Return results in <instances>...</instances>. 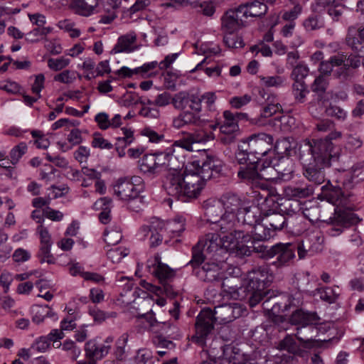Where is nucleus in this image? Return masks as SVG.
I'll list each match as a JSON object with an SVG mask.
<instances>
[{
  "label": "nucleus",
  "mask_w": 364,
  "mask_h": 364,
  "mask_svg": "<svg viewBox=\"0 0 364 364\" xmlns=\"http://www.w3.org/2000/svg\"><path fill=\"white\" fill-rule=\"evenodd\" d=\"M193 169L169 175L166 182L168 195L183 202L197 198L206 181L217 177L223 170V162L213 156L193 161Z\"/></svg>",
  "instance_id": "f257e3e1"
},
{
  "label": "nucleus",
  "mask_w": 364,
  "mask_h": 364,
  "mask_svg": "<svg viewBox=\"0 0 364 364\" xmlns=\"http://www.w3.org/2000/svg\"><path fill=\"white\" fill-rule=\"evenodd\" d=\"M322 196L330 203L336 206L334 208L333 217L328 220H322L320 217L316 220L326 222L331 227L328 230L330 235L335 237L340 235L344 228L358 224L361 219L352 212V209L348 205V198L350 195H346L339 185L333 186L328 181L322 186Z\"/></svg>",
  "instance_id": "f03ea898"
},
{
  "label": "nucleus",
  "mask_w": 364,
  "mask_h": 364,
  "mask_svg": "<svg viewBox=\"0 0 364 364\" xmlns=\"http://www.w3.org/2000/svg\"><path fill=\"white\" fill-rule=\"evenodd\" d=\"M341 136V132H333L323 139H304L301 141L298 149L299 157L307 158L316 162L330 166L332 161H338L339 158V148L332 142L333 139Z\"/></svg>",
  "instance_id": "7ed1b4c3"
},
{
  "label": "nucleus",
  "mask_w": 364,
  "mask_h": 364,
  "mask_svg": "<svg viewBox=\"0 0 364 364\" xmlns=\"http://www.w3.org/2000/svg\"><path fill=\"white\" fill-rule=\"evenodd\" d=\"M222 234L214 232L207 233L203 239L192 248V259L188 263V266L193 268L195 273H200L201 271L208 273L209 272H218L220 268L219 264L215 262H205L203 252L212 253L218 251L222 247Z\"/></svg>",
  "instance_id": "20e7f679"
},
{
  "label": "nucleus",
  "mask_w": 364,
  "mask_h": 364,
  "mask_svg": "<svg viewBox=\"0 0 364 364\" xmlns=\"http://www.w3.org/2000/svg\"><path fill=\"white\" fill-rule=\"evenodd\" d=\"M141 178L134 176L129 178H120L114 186V194L121 200L128 201V208L138 212L141 207L142 200L140 192L142 189Z\"/></svg>",
  "instance_id": "39448f33"
},
{
  "label": "nucleus",
  "mask_w": 364,
  "mask_h": 364,
  "mask_svg": "<svg viewBox=\"0 0 364 364\" xmlns=\"http://www.w3.org/2000/svg\"><path fill=\"white\" fill-rule=\"evenodd\" d=\"M219 200L225 211L220 221V229L224 232L233 230L237 227V215L248 200L232 192L223 193Z\"/></svg>",
  "instance_id": "423d86ee"
},
{
  "label": "nucleus",
  "mask_w": 364,
  "mask_h": 364,
  "mask_svg": "<svg viewBox=\"0 0 364 364\" xmlns=\"http://www.w3.org/2000/svg\"><path fill=\"white\" fill-rule=\"evenodd\" d=\"M213 314L210 309L202 310L196 317V333L191 337L192 342L203 347L214 330Z\"/></svg>",
  "instance_id": "0eeeda50"
},
{
  "label": "nucleus",
  "mask_w": 364,
  "mask_h": 364,
  "mask_svg": "<svg viewBox=\"0 0 364 364\" xmlns=\"http://www.w3.org/2000/svg\"><path fill=\"white\" fill-rule=\"evenodd\" d=\"M250 153L257 161H263L262 157L269 154L272 148L273 137L265 133L254 134L244 140Z\"/></svg>",
  "instance_id": "6e6552de"
},
{
  "label": "nucleus",
  "mask_w": 364,
  "mask_h": 364,
  "mask_svg": "<svg viewBox=\"0 0 364 364\" xmlns=\"http://www.w3.org/2000/svg\"><path fill=\"white\" fill-rule=\"evenodd\" d=\"M271 279L266 277L267 274H260L262 278L252 277L250 280V288L245 289L244 294L245 296L242 299H248L250 306L254 307L257 305L264 297V289L269 285L273 279V274H269Z\"/></svg>",
  "instance_id": "1a4fd4ad"
},
{
  "label": "nucleus",
  "mask_w": 364,
  "mask_h": 364,
  "mask_svg": "<svg viewBox=\"0 0 364 364\" xmlns=\"http://www.w3.org/2000/svg\"><path fill=\"white\" fill-rule=\"evenodd\" d=\"M296 245L294 243H278L269 248V255L277 256L272 265L277 268L289 266L295 257Z\"/></svg>",
  "instance_id": "9d476101"
},
{
  "label": "nucleus",
  "mask_w": 364,
  "mask_h": 364,
  "mask_svg": "<svg viewBox=\"0 0 364 364\" xmlns=\"http://www.w3.org/2000/svg\"><path fill=\"white\" fill-rule=\"evenodd\" d=\"M248 274H229L223 279L221 287L224 291L230 294H237L240 298H244L245 289L250 288V280Z\"/></svg>",
  "instance_id": "9b49d317"
},
{
  "label": "nucleus",
  "mask_w": 364,
  "mask_h": 364,
  "mask_svg": "<svg viewBox=\"0 0 364 364\" xmlns=\"http://www.w3.org/2000/svg\"><path fill=\"white\" fill-rule=\"evenodd\" d=\"M299 159L303 166V174L309 182L315 185H321L325 181L326 174L324 168L328 167V166L317 164L316 162L307 158L306 154L304 158L299 157Z\"/></svg>",
  "instance_id": "f8f14e48"
},
{
  "label": "nucleus",
  "mask_w": 364,
  "mask_h": 364,
  "mask_svg": "<svg viewBox=\"0 0 364 364\" xmlns=\"http://www.w3.org/2000/svg\"><path fill=\"white\" fill-rule=\"evenodd\" d=\"M236 228L233 230L226 232L222 231L219 229L220 232L222 234V247L226 250H235L237 255L242 245L244 242H248L250 240V235L245 234L242 230H236Z\"/></svg>",
  "instance_id": "ddd939ff"
},
{
  "label": "nucleus",
  "mask_w": 364,
  "mask_h": 364,
  "mask_svg": "<svg viewBox=\"0 0 364 364\" xmlns=\"http://www.w3.org/2000/svg\"><path fill=\"white\" fill-rule=\"evenodd\" d=\"M244 312L245 309L239 304H224L215 307L213 320L223 323H230L240 317Z\"/></svg>",
  "instance_id": "4468645a"
},
{
  "label": "nucleus",
  "mask_w": 364,
  "mask_h": 364,
  "mask_svg": "<svg viewBox=\"0 0 364 364\" xmlns=\"http://www.w3.org/2000/svg\"><path fill=\"white\" fill-rule=\"evenodd\" d=\"M294 161L289 156H270L269 159H264L262 162V168H269L276 171L281 177L289 178L294 172Z\"/></svg>",
  "instance_id": "2eb2a0df"
},
{
  "label": "nucleus",
  "mask_w": 364,
  "mask_h": 364,
  "mask_svg": "<svg viewBox=\"0 0 364 364\" xmlns=\"http://www.w3.org/2000/svg\"><path fill=\"white\" fill-rule=\"evenodd\" d=\"M159 281V286L154 285L141 280V285L149 291L154 293L156 296L165 294L168 296L175 297L177 292L171 284L174 274H155Z\"/></svg>",
  "instance_id": "dca6fc26"
},
{
  "label": "nucleus",
  "mask_w": 364,
  "mask_h": 364,
  "mask_svg": "<svg viewBox=\"0 0 364 364\" xmlns=\"http://www.w3.org/2000/svg\"><path fill=\"white\" fill-rule=\"evenodd\" d=\"M156 157V166L157 169L162 166H166L169 169V172L166 176L164 181L163 187L166 190V182L168 177L175 172H183L180 169L181 164L178 161L177 157L173 154V148L167 149L164 152L153 154Z\"/></svg>",
  "instance_id": "f3484780"
},
{
  "label": "nucleus",
  "mask_w": 364,
  "mask_h": 364,
  "mask_svg": "<svg viewBox=\"0 0 364 364\" xmlns=\"http://www.w3.org/2000/svg\"><path fill=\"white\" fill-rule=\"evenodd\" d=\"M171 104L174 108L183 110L190 108L191 110L199 113L202 107L200 105L199 96L194 94H189L187 92H179L174 95L172 98Z\"/></svg>",
  "instance_id": "a211bd4d"
},
{
  "label": "nucleus",
  "mask_w": 364,
  "mask_h": 364,
  "mask_svg": "<svg viewBox=\"0 0 364 364\" xmlns=\"http://www.w3.org/2000/svg\"><path fill=\"white\" fill-rule=\"evenodd\" d=\"M261 162L262 161H257L256 159L250 161L248 164L245 165V166L240 167L237 172L238 177L247 181L252 184L257 181L258 179H271L272 178L260 173L262 170L265 169L262 168V164H261Z\"/></svg>",
  "instance_id": "6ab92c4d"
},
{
  "label": "nucleus",
  "mask_w": 364,
  "mask_h": 364,
  "mask_svg": "<svg viewBox=\"0 0 364 364\" xmlns=\"http://www.w3.org/2000/svg\"><path fill=\"white\" fill-rule=\"evenodd\" d=\"M152 228L155 230L171 233L173 236H178L185 230V220L180 216L167 222L158 218H153Z\"/></svg>",
  "instance_id": "aec40b11"
},
{
  "label": "nucleus",
  "mask_w": 364,
  "mask_h": 364,
  "mask_svg": "<svg viewBox=\"0 0 364 364\" xmlns=\"http://www.w3.org/2000/svg\"><path fill=\"white\" fill-rule=\"evenodd\" d=\"M203 208L205 210V220L211 223H214L216 228L220 229V221L223 218V205L220 200L208 199L203 203Z\"/></svg>",
  "instance_id": "412c9836"
},
{
  "label": "nucleus",
  "mask_w": 364,
  "mask_h": 364,
  "mask_svg": "<svg viewBox=\"0 0 364 364\" xmlns=\"http://www.w3.org/2000/svg\"><path fill=\"white\" fill-rule=\"evenodd\" d=\"M237 215V225L242 223L243 225L252 227L261 220L262 221V213L257 206L250 205L249 200Z\"/></svg>",
  "instance_id": "4be33fe9"
},
{
  "label": "nucleus",
  "mask_w": 364,
  "mask_h": 364,
  "mask_svg": "<svg viewBox=\"0 0 364 364\" xmlns=\"http://www.w3.org/2000/svg\"><path fill=\"white\" fill-rule=\"evenodd\" d=\"M37 231L40 235L41 240V246L38 252L40 262L41 263L45 262L52 263L53 262V258L50 253V247L52 244L50 241L51 236L47 228L42 225L38 227Z\"/></svg>",
  "instance_id": "5701e85b"
},
{
  "label": "nucleus",
  "mask_w": 364,
  "mask_h": 364,
  "mask_svg": "<svg viewBox=\"0 0 364 364\" xmlns=\"http://www.w3.org/2000/svg\"><path fill=\"white\" fill-rule=\"evenodd\" d=\"M314 186L304 182H299L285 188L284 193L287 197L295 199L306 198L313 195Z\"/></svg>",
  "instance_id": "b1692460"
},
{
  "label": "nucleus",
  "mask_w": 364,
  "mask_h": 364,
  "mask_svg": "<svg viewBox=\"0 0 364 364\" xmlns=\"http://www.w3.org/2000/svg\"><path fill=\"white\" fill-rule=\"evenodd\" d=\"M262 222L270 228L272 232L275 230H280L284 228H288L289 225V220L286 219L284 215L277 212H265L264 215H262ZM290 223L291 224L292 221H290ZM289 228L293 231L291 225Z\"/></svg>",
  "instance_id": "393cba45"
},
{
  "label": "nucleus",
  "mask_w": 364,
  "mask_h": 364,
  "mask_svg": "<svg viewBox=\"0 0 364 364\" xmlns=\"http://www.w3.org/2000/svg\"><path fill=\"white\" fill-rule=\"evenodd\" d=\"M110 349V346L99 343L95 339L90 340L85 343L86 355L92 360H100L106 356Z\"/></svg>",
  "instance_id": "a878e982"
},
{
  "label": "nucleus",
  "mask_w": 364,
  "mask_h": 364,
  "mask_svg": "<svg viewBox=\"0 0 364 364\" xmlns=\"http://www.w3.org/2000/svg\"><path fill=\"white\" fill-rule=\"evenodd\" d=\"M289 322L298 327L309 323H320V318L314 312H305L299 309L292 313L289 318Z\"/></svg>",
  "instance_id": "bb28decb"
},
{
  "label": "nucleus",
  "mask_w": 364,
  "mask_h": 364,
  "mask_svg": "<svg viewBox=\"0 0 364 364\" xmlns=\"http://www.w3.org/2000/svg\"><path fill=\"white\" fill-rule=\"evenodd\" d=\"M346 43L354 53L358 54V56L362 57L364 55V40L360 39L357 36L355 26H350L348 28Z\"/></svg>",
  "instance_id": "cd10ccee"
},
{
  "label": "nucleus",
  "mask_w": 364,
  "mask_h": 364,
  "mask_svg": "<svg viewBox=\"0 0 364 364\" xmlns=\"http://www.w3.org/2000/svg\"><path fill=\"white\" fill-rule=\"evenodd\" d=\"M319 323H309L303 326L296 327L295 336L304 343H310L314 341V338L318 335V331L316 327Z\"/></svg>",
  "instance_id": "c85d7f7f"
},
{
  "label": "nucleus",
  "mask_w": 364,
  "mask_h": 364,
  "mask_svg": "<svg viewBox=\"0 0 364 364\" xmlns=\"http://www.w3.org/2000/svg\"><path fill=\"white\" fill-rule=\"evenodd\" d=\"M325 74H320L318 75L311 85V90L314 92L318 98L321 100L328 87L329 80L328 77L332 73V70H325Z\"/></svg>",
  "instance_id": "c756f323"
},
{
  "label": "nucleus",
  "mask_w": 364,
  "mask_h": 364,
  "mask_svg": "<svg viewBox=\"0 0 364 364\" xmlns=\"http://www.w3.org/2000/svg\"><path fill=\"white\" fill-rule=\"evenodd\" d=\"M263 240H255L251 236L248 242H244L240 247L239 255L240 256H249L252 252H265L269 255V249L267 246L260 244Z\"/></svg>",
  "instance_id": "7c9ffc66"
},
{
  "label": "nucleus",
  "mask_w": 364,
  "mask_h": 364,
  "mask_svg": "<svg viewBox=\"0 0 364 364\" xmlns=\"http://www.w3.org/2000/svg\"><path fill=\"white\" fill-rule=\"evenodd\" d=\"M235 14L228 11L222 18V27L226 33H235L242 27L243 23L240 19H236Z\"/></svg>",
  "instance_id": "2f4dec72"
},
{
  "label": "nucleus",
  "mask_w": 364,
  "mask_h": 364,
  "mask_svg": "<svg viewBox=\"0 0 364 364\" xmlns=\"http://www.w3.org/2000/svg\"><path fill=\"white\" fill-rule=\"evenodd\" d=\"M147 269L150 273H173L175 272L168 264L161 262L159 255H156L154 259L147 261Z\"/></svg>",
  "instance_id": "473e14b6"
},
{
  "label": "nucleus",
  "mask_w": 364,
  "mask_h": 364,
  "mask_svg": "<svg viewBox=\"0 0 364 364\" xmlns=\"http://www.w3.org/2000/svg\"><path fill=\"white\" fill-rule=\"evenodd\" d=\"M198 121L199 117L192 112L186 111L181 112L173 120V125L174 127L180 129L185 125L196 124Z\"/></svg>",
  "instance_id": "72a5a7b5"
},
{
  "label": "nucleus",
  "mask_w": 364,
  "mask_h": 364,
  "mask_svg": "<svg viewBox=\"0 0 364 364\" xmlns=\"http://www.w3.org/2000/svg\"><path fill=\"white\" fill-rule=\"evenodd\" d=\"M245 4L250 17L261 18L267 12V6L259 0H254Z\"/></svg>",
  "instance_id": "f704fd0d"
},
{
  "label": "nucleus",
  "mask_w": 364,
  "mask_h": 364,
  "mask_svg": "<svg viewBox=\"0 0 364 364\" xmlns=\"http://www.w3.org/2000/svg\"><path fill=\"white\" fill-rule=\"evenodd\" d=\"M97 5V0H74L73 8L82 16H89Z\"/></svg>",
  "instance_id": "c9c22d12"
},
{
  "label": "nucleus",
  "mask_w": 364,
  "mask_h": 364,
  "mask_svg": "<svg viewBox=\"0 0 364 364\" xmlns=\"http://www.w3.org/2000/svg\"><path fill=\"white\" fill-rule=\"evenodd\" d=\"M251 237L255 240H267L272 236V230L267 226L265 223L260 222L252 226Z\"/></svg>",
  "instance_id": "e433bc0d"
},
{
  "label": "nucleus",
  "mask_w": 364,
  "mask_h": 364,
  "mask_svg": "<svg viewBox=\"0 0 364 364\" xmlns=\"http://www.w3.org/2000/svg\"><path fill=\"white\" fill-rule=\"evenodd\" d=\"M139 169L144 173L154 174L158 171L156 166V157L153 154L144 155L139 161Z\"/></svg>",
  "instance_id": "4c0bfd02"
},
{
  "label": "nucleus",
  "mask_w": 364,
  "mask_h": 364,
  "mask_svg": "<svg viewBox=\"0 0 364 364\" xmlns=\"http://www.w3.org/2000/svg\"><path fill=\"white\" fill-rule=\"evenodd\" d=\"M136 41L134 36H124L118 39L117 43L112 48L111 53H118L122 52H131L133 50V44Z\"/></svg>",
  "instance_id": "58836bf2"
},
{
  "label": "nucleus",
  "mask_w": 364,
  "mask_h": 364,
  "mask_svg": "<svg viewBox=\"0 0 364 364\" xmlns=\"http://www.w3.org/2000/svg\"><path fill=\"white\" fill-rule=\"evenodd\" d=\"M279 350H287L289 353L301 355V350L296 344L291 336L287 335L282 339L278 345Z\"/></svg>",
  "instance_id": "ea45409f"
},
{
  "label": "nucleus",
  "mask_w": 364,
  "mask_h": 364,
  "mask_svg": "<svg viewBox=\"0 0 364 364\" xmlns=\"http://www.w3.org/2000/svg\"><path fill=\"white\" fill-rule=\"evenodd\" d=\"M235 158L237 162L241 165H246L250 161L256 160L254 158V156H252V154L250 153V149H248V146L244 141L238 145L237 151L235 153Z\"/></svg>",
  "instance_id": "a19ab883"
},
{
  "label": "nucleus",
  "mask_w": 364,
  "mask_h": 364,
  "mask_svg": "<svg viewBox=\"0 0 364 364\" xmlns=\"http://www.w3.org/2000/svg\"><path fill=\"white\" fill-rule=\"evenodd\" d=\"M221 136L220 141L223 144H230L235 141L237 136L240 134L239 127H220Z\"/></svg>",
  "instance_id": "79ce46f5"
},
{
  "label": "nucleus",
  "mask_w": 364,
  "mask_h": 364,
  "mask_svg": "<svg viewBox=\"0 0 364 364\" xmlns=\"http://www.w3.org/2000/svg\"><path fill=\"white\" fill-rule=\"evenodd\" d=\"M105 242L108 245H115L122 239L121 228L118 226H113L106 229L104 232Z\"/></svg>",
  "instance_id": "37998d69"
},
{
  "label": "nucleus",
  "mask_w": 364,
  "mask_h": 364,
  "mask_svg": "<svg viewBox=\"0 0 364 364\" xmlns=\"http://www.w3.org/2000/svg\"><path fill=\"white\" fill-rule=\"evenodd\" d=\"M293 151L291 144L287 138H282L276 141L274 149V152L277 153L276 156H290Z\"/></svg>",
  "instance_id": "c03bdc74"
},
{
  "label": "nucleus",
  "mask_w": 364,
  "mask_h": 364,
  "mask_svg": "<svg viewBox=\"0 0 364 364\" xmlns=\"http://www.w3.org/2000/svg\"><path fill=\"white\" fill-rule=\"evenodd\" d=\"M60 346H61L62 350L66 352L67 356L73 361L76 360L80 355V348L72 340L67 339Z\"/></svg>",
  "instance_id": "a18cd8bd"
},
{
  "label": "nucleus",
  "mask_w": 364,
  "mask_h": 364,
  "mask_svg": "<svg viewBox=\"0 0 364 364\" xmlns=\"http://www.w3.org/2000/svg\"><path fill=\"white\" fill-rule=\"evenodd\" d=\"M264 197L265 200L259 203V205H261V208L259 209L262 210V215H264L265 212H276V210L278 208L277 196L273 192L269 196H265Z\"/></svg>",
  "instance_id": "49530a36"
},
{
  "label": "nucleus",
  "mask_w": 364,
  "mask_h": 364,
  "mask_svg": "<svg viewBox=\"0 0 364 364\" xmlns=\"http://www.w3.org/2000/svg\"><path fill=\"white\" fill-rule=\"evenodd\" d=\"M48 311L49 306L48 305L33 306L32 307L33 321L37 324L42 323L48 316Z\"/></svg>",
  "instance_id": "de8ad7c7"
},
{
  "label": "nucleus",
  "mask_w": 364,
  "mask_h": 364,
  "mask_svg": "<svg viewBox=\"0 0 364 364\" xmlns=\"http://www.w3.org/2000/svg\"><path fill=\"white\" fill-rule=\"evenodd\" d=\"M292 92L296 100L303 102L309 90L304 81H294L292 85Z\"/></svg>",
  "instance_id": "09e8293b"
},
{
  "label": "nucleus",
  "mask_w": 364,
  "mask_h": 364,
  "mask_svg": "<svg viewBox=\"0 0 364 364\" xmlns=\"http://www.w3.org/2000/svg\"><path fill=\"white\" fill-rule=\"evenodd\" d=\"M332 72L333 77L341 82H347L353 77V72L346 64L335 70H332Z\"/></svg>",
  "instance_id": "8fccbe9b"
},
{
  "label": "nucleus",
  "mask_w": 364,
  "mask_h": 364,
  "mask_svg": "<svg viewBox=\"0 0 364 364\" xmlns=\"http://www.w3.org/2000/svg\"><path fill=\"white\" fill-rule=\"evenodd\" d=\"M328 117H334L338 120H344L346 118L347 112L339 106L330 103L325 109Z\"/></svg>",
  "instance_id": "3c124183"
},
{
  "label": "nucleus",
  "mask_w": 364,
  "mask_h": 364,
  "mask_svg": "<svg viewBox=\"0 0 364 364\" xmlns=\"http://www.w3.org/2000/svg\"><path fill=\"white\" fill-rule=\"evenodd\" d=\"M223 41L230 48H241L245 45L242 38L234 33H227L224 36Z\"/></svg>",
  "instance_id": "603ef678"
},
{
  "label": "nucleus",
  "mask_w": 364,
  "mask_h": 364,
  "mask_svg": "<svg viewBox=\"0 0 364 364\" xmlns=\"http://www.w3.org/2000/svg\"><path fill=\"white\" fill-rule=\"evenodd\" d=\"M122 131L123 132L124 136L117 138V142L116 144L117 151L127 146L133 141L134 139L133 132L131 129L124 127L122 128Z\"/></svg>",
  "instance_id": "864d4df0"
},
{
  "label": "nucleus",
  "mask_w": 364,
  "mask_h": 364,
  "mask_svg": "<svg viewBox=\"0 0 364 364\" xmlns=\"http://www.w3.org/2000/svg\"><path fill=\"white\" fill-rule=\"evenodd\" d=\"M129 250L122 247H114L109 250L107 252V256L113 263H117L120 260L128 255Z\"/></svg>",
  "instance_id": "5fc2aeb1"
},
{
  "label": "nucleus",
  "mask_w": 364,
  "mask_h": 364,
  "mask_svg": "<svg viewBox=\"0 0 364 364\" xmlns=\"http://www.w3.org/2000/svg\"><path fill=\"white\" fill-rule=\"evenodd\" d=\"M137 364H153L154 357L152 351L147 348L139 349L136 355Z\"/></svg>",
  "instance_id": "6e6d98bb"
},
{
  "label": "nucleus",
  "mask_w": 364,
  "mask_h": 364,
  "mask_svg": "<svg viewBox=\"0 0 364 364\" xmlns=\"http://www.w3.org/2000/svg\"><path fill=\"white\" fill-rule=\"evenodd\" d=\"M50 343L46 336H41L31 345L30 350L32 352L43 353L49 349Z\"/></svg>",
  "instance_id": "4d7b16f0"
},
{
  "label": "nucleus",
  "mask_w": 364,
  "mask_h": 364,
  "mask_svg": "<svg viewBox=\"0 0 364 364\" xmlns=\"http://www.w3.org/2000/svg\"><path fill=\"white\" fill-rule=\"evenodd\" d=\"M26 151L27 145L25 142H21L17 146H14L10 152L11 164L13 165L16 164L21 156L26 152Z\"/></svg>",
  "instance_id": "13d9d810"
},
{
  "label": "nucleus",
  "mask_w": 364,
  "mask_h": 364,
  "mask_svg": "<svg viewBox=\"0 0 364 364\" xmlns=\"http://www.w3.org/2000/svg\"><path fill=\"white\" fill-rule=\"evenodd\" d=\"M259 77L262 85L267 87H278L282 86L284 83V78L279 75L261 76Z\"/></svg>",
  "instance_id": "bf43d9fd"
},
{
  "label": "nucleus",
  "mask_w": 364,
  "mask_h": 364,
  "mask_svg": "<svg viewBox=\"0 0 364 364\" xmlns=\"http://www.w3.org/2000/svg\"><path fill=\"white\" fill-rule=\"evenodd\" d=\"M129 339V335L127 333L122 334L116 342L115 355L118 360H122L125 353V346Z\"/></svg>",
  "instance_id": "052dcab7"
},
{
  "label": "nucleus",
  "mask_w": 364,
  "mask_h": 364,
  "mask_svg": "<svg viewBox=\"0 0 364 364\" xmlns=\"http://www.w3.org/2000/svg\"><path fill=\"white\" fill-rule=\"evenodd\" d=\"M154 302H155L159 306H164L166 304V300L163 297L159 296L154 301L151 297L147 296L137 299L134 301V305L138 304L139 306L141 305L142 306H146L149 308V306H152Z\"/></svg>",
  "instance_id": "680f3d73"
},
{
  "label": "nucleus",
  "mask_w": 364,
  "mask_h": 364,
  "mask_svg": "<svg viewBox=\"0 0 364 364\" xmlns=\"http://www.w3.org/2000/svg\"><path fill=\"white\" fill-rule=\"evenodd\" d=\"M309 68L303 64H299L292 70L291 77L294 81H304L309 74Z\"/></svg>",
  "instance_id": "e2e57ef3"
},
{
  "label": "nucleus",
  "mask_w": 364,
  "mask_h": 364,
  "mask_svg": "<svg viewBox=\"0 0 364 364\" xmlns=\"http://www.w3.org/2000/svg\"><path fill=\"white\" fill-rule=\"evenodd\" d=\"M73 310L70 309L68 311V316L64 318L60 322V328L63 331H71L76 328L75 321L77 319V316L72 312Z\"/></svg>",
  "instance_id": "0e129e2a"
},
{
  "label": "nucleus",
  "mask_w": 364,
  "mask_h": 364,
  "mask_svg": "<svg viewBox=\"0 0 364 364\" xmlns=\"http://www.w3.org/2000/svg\"><path fill=\"white\" fill-rule=\"evenodd\" d=\"M92 146L95 148L111 149L113 146L107 140L102 136V134L99 132H95L93 134V140L92 141Z\"/></svg>",
  "instance_id": "69168bd1"
},
{
  "label": "nucleus",
  "mask_w": 364,
  "mask_h": 364,
  "mask_svg": "<svg viewBox=\"0 0 364 364\" xmlns=\"http://www.w3.org/2000/svg\"><path fill=\"white\" fill-rule=\"evenodd\" d=\"M252 100V97L250 95L245 94L242 96H235L230 100V104L232 107L235 109H240L241 107L247 105Z\"/></svg>",
  "instance_id": "338daca9"
},
{
  "label": "nucleus",
  "mask_w": 364,
  "mask_h": 364,
  "mask_svg": "<svg viewBox=\"0 0 364 364\" xmlns=\"http://www.w3.org/2000/svg\"><path fill=\"white\" fill-rule=\"evenodd\" d=\"M69 63L70 60L64 57L57 59L50 58L48 60V65L51 70L58 71L68 65Z\"/></svg>",
  "instance_id": "774afa93"
}]
</instances>
